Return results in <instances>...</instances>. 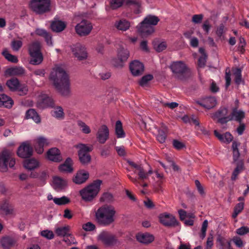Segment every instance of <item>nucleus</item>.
Segmentation results:
<instances>
[{"label":"nucleus","mask_w":249,"mask_h":249,"mask_svg":"<svg viewBox=\"0 0 249 249\" xmlns=\"http://www.w3.org/2000/svg\"><path fill=\"white\" fill-rule=\"evenodd\" d=\"M168 128L164 124H162L158 130V134L157 136V141L161 143L165 142L167 138Z\"/></svg>","instance_id":"nucleus-30"},{"label":"nucleus","mask_w":249,"mask_h":249,"mask_svg":"<svg viewBox=\"0 0 249 249\" xmlns=\"http://www.w3.org/2000/svg\"><path fill=\"white\" fill-rule=\"evenodd\" d=\"M1 54L6 59L12 63H17L18 61L17 57L10 53L6 48L3 49Z\"/></svg>","instance_id":"nucleus-43"},{"label":"nucleus","mask_w":249,"mask_h":249,"mask_svg":"<svg viewBox=\"0 0 249 249\" xmlns=\"http://www.w3.org/2000/svg\"><path fill=\"white\" fill-rule=\"evenodd\" d=\"M52 115L59 120H62L64 117V113L62 107L58 106L52 111Z\"/></svg>","instance_id":"nucleus-42"},{"label":"nucleus","mask_w":249,"mask_h":249,"mask_svg":"<svg viewBox=\"0 0 249 249\" xmlns=\"http://www.w3.org/2000/svg\"><path fill=\"white\" fill-rule=\"evenodd\" d=\"M242 71L240 68H236L234 71H233V76H234V80L235 83L239 85L242 81Z\"/></svg>","instance_id":"nucleus-47"},{"label":"nucleus","mask_w":249,"mask_h":249,"mask_svg":"<svg viewBox=\"0 0 249 249\" xmlns=\"http://www.w3.org/2000/svg\"><path fill=\"white\" fill-rule=\"evenodd\" d=\"M230 116L231 117V121L235 120L240 123L245 118V113L243 110H238V107H235L232 108Z\"/></svg>","instance_id":"nucleus-25"},{"label":"nucleus","mask_w":249,"mask_h":249,"mask_svg":"<svg viewBox=\"0 0 249 249\" xmlns=\"http://www.w3.org/2000/svg\"><path fill=\"white\" fill-rule=\"evenodd\" d=\"M6 86L10 91L12 92L18 91V94L20 96H23L27 94L28 89L25 84H22L18 79L15 77L11 78L7 80Z\"/></svg>","instance_id":"nucleus-5"},{"label":"nucleus","mask_w":249,"mask_h":249,"mask_svg":"<svg viewBox=\"0 0 249 249\" xmlns=\"http://www.w3.org/2000/svg\"><path fill=\"white\" fill-rule=\"evenodd\" d=\"M25 73V70L21 67H13L7 69L4 72L6 76H20Z\"/></svg>","instance_id":"nucleus-26"},{"label":"nucleus","mask_w":249,"mask_h":249,"mask_svg":"<svg viewBox=\"0 0 249 249\" xmlns=\"http://www.w3.org/2000/svg\"><path fill=\"white\" fill-rule=\"evenodd\" d=\"M41 100V103L44 107H53L54 106L53 99L49 96L45 95L42 97Z\"/></svg>","instance_id":"nucleus-44"},{"label":"nucleus","mask_w":249,"mask_h":249,"mask_svg":"<svg viewBox=\"0 0 249 249\" xmlns=\"http://www.w3.org/2000/svg\"><path fill=\"white\" fill-rule=\"evenodd\" d=\"M26 118L32 119L36 123L40 122V118L34 109H29L26 112Z\"/></svg>","instance_id":"nucleus-37"},{"label":"nucleus","mask_w":249,"mask_h":249,"mask_svg":"<svg viewBox=\"0 0 249 249\" xmlns=\"http://www.w3.org/2000/svg\"><path fill=\"white\" fill-rule=\"evenodd\" d=\"M109 129L107 125H102L96 133V138L100 143L104 144L109 138Z\"/></svg>","instance_id":"nucleus-18"},{"label":"nucleus","mask_w":249,"mask_h":249,"mask_svg":"<svg viewBox=\"0 0 249 249\" xmlns=\"http://www.w3.org/2000/svg\"><path fill=\"white\" fill-rule=\"evenodd\" d=\"M47 159L53 162H60L62 160L60 151L57 148L50 149L47 152Z\"/></svg>","instance_id":"nucleus-19"},{"label":"nucleus","mask_w":249,"mask_h":249,"mask_svg":"<svg viewBox=\"0 0 249 249\" xmlns=\"http://www.w3.org/2000/svg\"><path fill=\"white\" fill-rule=\"evenodd\" d=\"M15 163V159L9 151L4 150L0 153V166L7 170L8 166L13 168Z\"/></svg>","instance_id":"nucleus-10"},{"label":"nucleus","mask_w":249,"mask_h":249,"mask_svg":"<svg viewBox=\"0 0 249 249\" xmlns=\"http://www.w3.org/2000/svg\"><path fill=\"white\" fill-rule=\"evenodd\" d=\"M41 235L48 239H52L54 237V234L53 231L49 230H44L42 231L41 232Z\"/></svg>","instance_id":"nucleus-57"},{"label":"nucleus","mask_w":249,"mask_h":249,"mask_svg":"<svg viewBox=\"0 0 249 249\" xmlns=\"http://www.w3.org/2000/svg\"><path fill=\"white\" fill-rule=\"evenodd\" d=\"M31 59L30 63L32 65H37L40 64L43 61V56L41 52L30 54Z\"/></svg>","instance_id":"nucleus-36"},{"label":"nucleus","mask_w":249,"mask_h":249,"mask_svg":"<svg viewBox=\"0 0 249 249\" xmlns=\"http://www.w3.org/2000/svg\"><path fill=\"white\" fill-rule=\"evenodd\" d=\"M208 225V221L207 220H205L202 223L201 230V233L200 234V237L202 239H203L205 238V237L206 236V231H207Z\"/></svg>","instance_id":"nucleus-53"},{"label":"nucleus","mask_w":249,"mask_h":249,"mask_svg":"<svg viewBox=\"0 0 249 249\" xmlns=\"http://www.w3.org/2000/svg\"><path fill=\"white\" fill-rule=\"evenodd\" d=\"M38 178L40 181H41V185H43L46 183V180L48 178V175L45 171H42L39 175Z\"/></svg>","instance_id":"nucleus-60"},{"label":"nucleus","mask_w":249,"mask_h":249,"mask_svg":"<svg viewBox=\"0 0 249 249\" xmlns=\"http://www.w3.org/2000/svg\"><path fill=\"white\" fill-rule=\"evenodd\" d=\"M33 148L27 142H23L18 148L17 155L21 158H28L33 154Z\"/></svg>","instance_id":"nucleus-15"},{"label":"nucleus","mask_w":249,"mask_h":249,"mask_svg":"<svg viewBox=\"0 0 249 249\" xmlns=\"http://www.w3.org/2000/svg\"><path fill=\"white\" fill-rule=\"evenodd\" d=\"M159 21V18L156 16H147L137 26L140 35L142 37H146L152 34L155 31L153 26L156 25Z\"/></svg>","instance_id":"nucleus-3"},{"label":"nucleus","mask_w":249,"mask_h":249,"mask_svg":"<svg viewBox=\"0 0 249 249\" xmlns=\"http://www.w3.org/2000/svg\"><path fill=\"white\" fill-rule=\"evenodd\" d=\"M173 145L175 148L177 150H180L185 147V145L177 140H174L173 141Z\"/></svg>","instance_id":"nucleus-64"},{"label":"nucleus","mask_w":249,"mask_h":249,"mask_svg":"<svg viewBox=\"0 0 249 249\" xmlns=\"http://www.w3.org/2000/svg\"><path fill=\"white\" fill-rule=\"evenodd\" d=\"M202 14L194 15L192 17V22L195 24L200 23L203 19Z\"/></svg>","instance_id":"nucleus-61"},{"label":"nucleus","mask_w":249,"mask_h":249,"mask_svg":"<svg viewBox=\"0 0 249 249\" xmlns=\"http://www.w3.org/2000/svg\"><path fill=\"white\" fill-rule=\"evenodd\" d=\"M234 163L236 164V167L232 172L231 176L232 180H235L237 176L244 168L243 160H240L238 162H234Z\"/></svg>","instance_id":"nucleus-39"},{"label":"nucleus","mask_w":249,"mask_h":249,"mask_svg":"<svg viewBox=\"0 0 249 249\" xmlns=\"http://www.w3.org/2000/svg\"><path fill=\"white\" fill-rule=\"evenodd\" d=\"M98 238L103 244L108 246L113 245L116 242L115 236L107 231L101 232Z\"/></svg>","instance_id":"nucleus-14"},{"label":"nucleus","mask_w":249,"mask_h":249,"mask_svg":"<svg viewBox=\"0 0 249 249\" xmlns=\"http://www.w3.org/2000/svg\"><path fill=\"white\" fill-rule=\"evenodd\" d=\"M50 0H32L30 7L38 14H42L50 11Z\"/></svg>","instance_id":"nucleus-6"},{"label":"nucleus","mask_w":249,"mask_h":249,"mask_svg":"<svg viewBox=\"0 0 249 249\" xmlns=\"http://www.w3.org/2000/svg\"><path fill=\"white\" fill-rule=\"evenodd\" d=\"M75 147L79 149L78 154L81 163L83 164L89 163L91 160V157L89 153L92 151V147L82 143L77 144Z\"/></svg>","instance_id":"nucleus-9"},{"label":"nucleus","mask_w":249,"mask_h":249,"mask_svg":"<svg viewBox=\"0 0 249 249\" xmlns=\"http://www.w3.org/2000/svg\"><path fill=\"white\" fill-rule=\"evenodd\" d=\"M228 113L229 109L227 107H221L217 111L211 114V117L213 120L217 119L218 123L224 124L231 121V117Z\"/></svg>","instance_id":"nucleus-7"},{"label":"nucleus","mask_w":249,"mask_h":249,"mask_svg":"<svg viewBox=\"0 0 249 249\" xmlns=\"http://www.w3.org/2000/svg\"><path fill=\"white\" fill-rule=\"evenodd\" d=\"M66 27V24L65 22L56 20L55 19L52 21L51 24V28L53 31L55 32H61L63 31Z\"/></svg>","instance_id":"nucleus-29"},{"label":"nucleus","mask_w":249,"mask_h":249,"mask_svg":"<svg viewBox=\"0 0 249 249\" xmlns=\"http://www.w3.org/2000/svg\"><path fill=\"white\" fill-rule=\"evenodd\" d=\"M89 178V173L84 170H79L73 177L72 180L77 184H81L86 181Z\"/></svg>","instance_id":"nucleus-21"},{"label":"nucleus","mask_w":249,"mask_h":249,"mask_svg":"<svg viewBox=\"0 0 249 249\" xmlns=\"http://www.w3.org/2000/svg\"><path fill=\"white\" fill-rule=\"evenodd\" d=\"M50 143L48 139L43 137H39L36 139V144L35 145V150L39 154H42L44 151V147L47 146Z\"/></svg>","instance_id":"nucleus-24"},{"label":"nucleus","mask_w":249,"mask_h":249,"mask_svg":"<svg viewBox=\"0 0 249 249\" xmlns=\"http://www.w3.org/2000/svg\"><path fill=\"white\" fill-rule=\"evenodd\" d=\"M124 2V0H111L110 1V6L111 9H116L121 7Z\"/></svg>","instance_id":"nucleus-51"},{"label":"nucleus","mask_w":249,"mask_h":249,"mask_svg":"<svg viewBox=\"0 0 249 249\" xmlns=\"http://www.w3.org/2000/svg\"><path fill=\"white\" fill-rule=\"evenodd\" d=\"M129 69L133 75L137 76L142 73L144 71V66L140 61L134 60L130 64Z\"/></svg>","instance_id":"nucleus-20"},{"label":"nucleus","mask_w":249,"mask_h":249,"mask_svg":"<svg viewBox=\"0 0 249 249\" xmlns=\"http://www.w3.org/2000/svg\"><path fill=\"white\" fill-rule=\"evenodd\" d=\"M153 78V76L152 74H149L145 75L142 76L139 81V85L143 87L146 85L149 81L152 80Z\"/></svg>","instance_id":"nucleus-50"},{"label":"nucleus","mask_w":249,"mask_h":249,"mask_svg":"<svg viewBox=\"0 0 249 249\" xmlns=\"http://www.w3.org/2000/svg\"><path fill=\"white\" fill-rule=\"evenodd\" d=\"M69 231V228L68 226L59 227L56 229L55 233L58 236H68L70 235V234L68 233Z\"/></svg>","instance_id":"nucleus-45"},{"label":"nucleus","mask_w":249,"mask_h":249,"mask_svg":"<svg viewBox=\"0 0 249 249\" xmlns=\"http://www.w3.org/2000/svg\"><path fill=\"white\" fill-rule=\"evenodd\" d=\"M14 104L12 99L5 94H0V107H4L10 108Z\"/></svg>","instance_id":"nucleus-33"},{"label":"nucleus","mask_w":249,"mask_h":249,"mask_svg":"<svg viewBox=\"0 0 249 249\" xmlns=\"http://www.w3.org/2000/svg\"><path fill=\"white\" fill-rule=\"evenodd\" d=\"M102 181L97 179L80 191L82 199L85 201H91L97 196Z\"/></svg>","instance_id":"nucleus-4"},{"label":"nucleus","mask_w":249,"mask_h":249,"mask_svg":"<svg viewBox=\"0 0 249 249\" xmlns=\"http://www.w3.org/2000/svg\"><path fill=\"white\" fill-rule=\"evenodd\" d=\"M244 207V202H241L237 203L234 208V211L232 214V217L233 218H235L238 216V215L243 211Z\"/></svg>","instance_id":"nucleus-46"},{"label":"nucleus","mask_w":249,"mask_h":249,"mask_svg":"<svg viewBox=\"0 0 249 249\" xmlns=\"http://www.w3.org/2000/svg\"><path fill=\"white\" fill-rule=\"evenodd\" d=\"M115 213L116 211L113 206L104 205L95 212V219L99 225L107 226L114 222Z\"/></svg>","instance_id":"nucleus-2"},{"label":"nucleus","mask_w":249,"mask_h":249,"mask_svg":"<svg viewBox=\"0 0 249 249\" xmlns=\"http://www.w3.org/2000/svg\"><path fill=\"white\" fill-rule=\"evenodd\" d=\"M29 54L41 52L40 44L38 42H34L30 44L28 48Z\"/></svg>","instance_id":"nucleus-41"},{"label":"nucleus","mask_w":249,"mask_h":249,"mask_svg":"<svg viewBox=\"0 0 249 249\" xmlns=\"http://www.w3.org/2000/svg\"><path fill=\"white\" fill-rule=\"evenodd\" d=\"M101 200L107 202H112L113 200V195L110 193H105L101 197Z\"/></svg>","instance_id":"nucleus-54"},{"label":"nucleus","mask_w":249,"mask_h":249,"mask_svg":"<svg viewBox=\"0 0 249 249\" xmlns=\"http://www.w3.org/2000/svg\"><path fill=\"white\" fill-rule=\"evenodd\" d=\"M54 203L58 205H63L70 202V199L66 196H63L61 197H54L53 199Z\"/></svg>","instance_id":"nucleus-48"},{"label":"nucleus","mask_w":249,"mask_h":249,"mask_svg":"<svg viewBox=\"0 0 249 249\" xmlns=\"http://www.w3.org/2000/svg\"><path fill=\"white\" fill-rule=\"evenodd\" d=\"M50 80L53 82L56 89L63 96H67L70 93V82L69 76L64 70L61 67H56L51 71Z\"/></svg>","instance_id":"nucleus-1"},{"label":"nucleus","mask_w":249,"mask_h":249,"mask_svg":"<svg viewBox=\"0 0 249 249\" xmlns=\"http://www.w3.org/2000/svg\"><path fill=\"white\" fill-rule=\"evenodd\" d=\"M11 48L15 51H18L22 46V42L21 40H13L11 44Z\"/></svg>","instance_id":"nucleus-52"},{"label":"nucleus","mask_w":249,"mask_h":249,"mask_svg":"<svg viewBox=\"0 0 249 249\" xmlns=\"http://www.w3.org/2000/svg\"><path fill=\"white\" fill-rule=\"evenodd\" d=\"M72 52L76 57L79 60L86 59L87 57V53L84 46L80 43L73 45L71 48Z\"/></svg>","instance_id":"nucleus-16"},{"label":"nucleus","mask_w":249,"mask_h":249,"mask_svg":"<svg viewBox=\"0 0 249 249\" xmlns=\"http://www.w3.org/2000/svg\"><path fill=\"white\" fill-rule=\"evenodd\" d=\"M249 232V228L242 226L236 230V233L239 235H244Z\"/></svg>","instance_id":"nucleus-55"},{"label":"nucleus","mask_w":249,"mask_h":249,"mask_svg":"<svg viewBox=\"0 0 249 249\" xmlns=\"http://www.w3.org/2000/svg\"><path fill=\"white\" fill-rule=\"evenodd\" d=\"M129 56V51L123 47H120L118 51V60H114L113 65L116 67H123L124 63L127 61Z\"/></svg>","instance_id":"nucleus-12"},{"label":"nucleus","mask_w":249,"mask_h":249,"mask_svg":"<svg viewBox=\"0 0 249 249\" xmlns=\"http://www.w3.org/2000/svg\"><path fill=\"white\" fill-rule=\"evenodd\" d=\"M213 246V238L212 234H210L207 238L205 249H212Z\"/></svg>","instance_id":"nucleus-58"},{"label":"nucleus","mask_w":249,"mask_h":249,"mask_svg":"<svg viewBox=\"0 0 249 249\" xmlns=\"http://www.w3.org/2000/svg\"><path fill=\"white\" fill-rule=\"evenodd\" d=\"M170 68L173 73L176 74L180 79H184L185 75L189 71L188 68L182 61L173 62L170 65Z\"/></svg>","instance_id":"nucleus-8"},{"label":"nucleus","mask_w":249,"mask_h":249,"mask_svg":"<svg viewBox=\"0 0 249 249\" xmlns=\"http://www.w3.org/2000/svg\"><path fill=\"white\" fill-rule=\"evenodd\" d=\"M127 4L135 14H138L141 13V2L140 0H128Z\"/></svg>","instance_id":"nucleus-32"},{"label":"nucleus","mask_w":249,"mask_h":249,"mask_svg":"<svg viewBox=\"0 0 249 249\" xmlns=\"http://www.w3.org/2000/svg\"><path fill=\"white\" fill-rule=\"evenodd\" d=\"M115 134L118 138H124L125 134L123 129L122 122L118 120L117 121L115 124Z\"/></svg>","instance_id":"nucleus-40"},{"label":"nucleus","mask_w":249,"mask_h":249,"mask_svg":"<svg viewBox=\"0 0 249 249\" xmlns=\"http://www.w3.org/2000/svg\"><path fill=\"white\" fill-rule=\"evenodd\" d=\"M138 175L139 176V179L141 180H143L148 178V174L144 171L142 167L138 170Z\"/></svg>","instance_id":"nucleus-63"},{"label":"nucleus","mask_w":249,"mask_h":249,"mask_svg":"<svg viewBox=\"0 0 249 249\" xmlns=\"http://www.w3.org/2000/svg\"><path fill=\"white\" fill-rule=\"evenodd\" d=\"M115 26L118 30L125 31L129 28L130 23L126 19H122L115 22Z\"/></svg>","instance_id":"nucleus-35"},{"label":"nucleus","mask_w":249,"mask_h":249,"mask_svg":"<svg viewBox=\"0 0 249 249\" xmlns=\"http://www.w3.org/2000/svg\"><path fill=\"white\" fill-rule=\"evenodd\" d=\"M196 103L207 109H210L216 106L217 102L214 97L209 96L196 101Z\"/></svg>","instance_id":"nucleus-17"},{"label":"nucleus","mask_w":249,"mask_h":249,"mask_svg":"<svg viewBox=\"0 0 249 249\" xmlns=\"http://www.w3.org/2000/svg\"><path fill=\"white\" fill-rule=\"evenodd\" d=\"M93 29L91 23L87 20L83 19L77 24L75 27L76 33L81 36L89 35Z\"/></svg>","instance_id":"nucleus-11"},{"label":"nucleus","mask_w":249,"mask_h":249,"mask_svg":"<svg viewBox=\"0 0 249 249\" xmlns=\"http://www.w3.org/2000/svg\"><path fill=\"white\" fill-rule=\"evenodd\" d=\"M67 184L66 180L59 177H54L53 178V185L55 190L57 191H61L66 187Z\"/></svg>","instance_id":"nucleus-27"},{"label":"nucleus","mask_w":249,"mask_h":249,"mask_svg":"<svg viewBox=\"0 0 249 249\" xmlns=\"http://www.w3.org/2000/svg\"><path fill=\"white\" fill-rule=\"evenodd\" d=\"M0 244L3 249H10L17 244V240L10 236L3 237L0 240Z\"/></svg>","instance_id":"nucleus-23"},{"label":"nucleus","mask_w":249,"mask_h":249,"mask_svg":"<svg viewBox=\"0 0 249 249\" xmlns=\"http://www.w3.org/2000/svg\"><path fill=\"white\" fill-rule=\"evenodd\" d=\"M159 220L160 223L166 227H175L178 224L175 216L167 213L160 214Z\"/></svg>","instance_id":"nucleus-13"},{"label":"nucleus","mask_w":249,"mask_h":249,"mask_svg":"<svg viewBox=\"0 0 249 249\" xmlns=\"http://www.w3.org/2000/svg\"><path fill=\"white\" fill-rule=\"evenodd\" d=\"M73 164V160L71 158L68 157L63 163L59 165L58 170L60 172L71 173L74 170Z\"/></svg>","instance_id":"nucleus-22"},{"label":"nucleus","mask_w":249,"mask_h":249,"mask_svg":"<svg viewBox=\"0 0 249 249\" xmlns=\"http://www.w3.org/2000/svg\"><path fill=\"white\" fill-rule=\"evenodd\" d=\"M207 55L206 54H202L198 60V66L200 68H203L205 67L206 62Z\"/></svg>","instance_id":"nucleus-56"},{"label":"nucleus","mask_w":249,"mask_h":249,"mask_svg":"<svg viewBox=\"0 0 249 249\" xmlns=\"http://www.w3.org/2000/svg\"><path fill=\"white\" fill-rule=\"evenodd\" d=\"M77 124L83 133L85 134H89L90 133L91 130L89 127L84 122L82 121H78L77 122Z\"/></svg>","instance_id":"nucleus-49"},{"label":"nucleus","mask_w":249,"mask_h":249,"mask_svg":"<svg viewBox=\"0 0 249 249\" xmlns=\"http://www.w3.org/2000/svg\"><path fill=\"white\" fill-rule=\"evenodd\" d=\"M137 240L143 244H148L154 240V236L148 233H138L136 235Z\"/></svg>","instance_id":"nucleus-28"},{"label":"nucleus","mask_w":249,"mask_h":249,"mask_svg":"<svg viewBox=\"0 0 249 249\" xmlns=\"http://www.w3.org/2000/svg\"><path fill=\"white\" fill-rule=\"evenodd\" d=\"M216 241L221 246L219 249H233L231 247V241L227 240L224 237L220 235L218 236Z\"/></svg>","instance_id":"nucleus-38"},{"label":"nucleus","mask_w":249,"mask_h":249,"mask_svg":"<svg viewBox=\"0 0 249 249\" xmlns=\"http://www.w3.org/2000/svg\"><path fill=\"white\" fill-rule=\"evenodd\" d=\"M195 185L197 188V190L199 193V194L201 196H203L205 195V193L204 190V188L203 186L201 185L200 182L198 180H196L195 181Z\"/></svg>","instance_id":"nucleus-62"},{"label":"nucleus","mask_w":249,"mask_h":249,"mask_svg":"<svg viewBox=\"0 0 249 249\" xmlns=\"http://www.w3.org/2000/svg\"><path fill=\"white\" fill-rule=\"evenodd\" d=\"M82 228L86 231H92L95 229V226L92 223L89 222L84 224Z\"/></svg>","instance_id":"nucleus-59"},{"label":"nucleus","mask_w":249,"mask_h":249,"mask_svg":"<svg viewBox=\"0 0 249 249\" xmlns=\"http://www.w3.org/2000/svg\"><path fill=\"white\" fill-rule=\"evenodd\" d=\"M24 167L29 170H34L39 167V163L37 160L34 158L25 160L23 163Z\"/></svg>","instance_id":"nucleus-34"},{"label":"nucleus","mask_w":249,"mask_h":249,"mask_svg":"<svg viewBox=\"0 0 249 249\" xmlns=\"http://www.w3.org/2000/svg\"><path fill=\"white\" fill-rule=\"evenodd\" d=\"M0 210L1 213L6 215L13 214L14 212L13 206L6 200L1 202Z\"/></svg>","instance_id":"nucleus-31"}]
</instances>
